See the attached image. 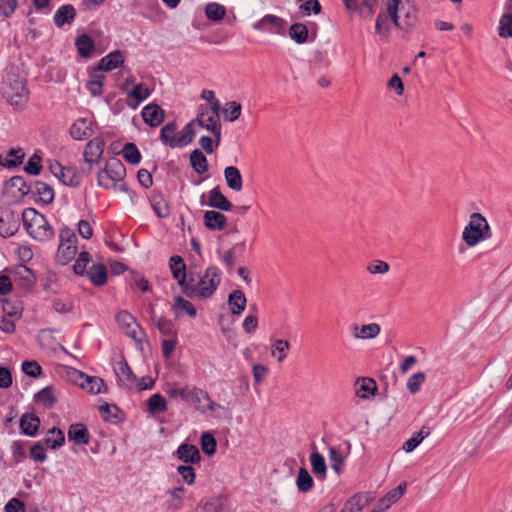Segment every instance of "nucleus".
Instances as JSON below:
<instances>
[{
    "label": "nucleus",
    "mask_w": 512,
    "mask_h": 512,
    "mask_svg": "<svg viewBox=\"0 0 512 512\" xmlns=\"http://www.w3.org/2000/svg\"><path fill=\"white\" fill-rule=\"evenodd\" d=\"M3 97L16 108H22L28 101L26 81L15 74H8L3 82Z\"/></svg>",
    "instance_id": "7ed1b4c3"
},
{
    "label": "nucleus",
    "mask_w": 512,
    "mask_h": 512,
    "mask_svg": "<svg viewBox=\"0 0 512 512\" xmlns=\"http://www.w3.org/2000/svg\"><path fill=\"white\" fill-rule=\"evenodd\" d=\"M80 377L84 378V381L80 384V386L87 392L97 395L107 391V386L103 379L96 376H88L82 372L80 373Z\"/></svg>",
    "instance_id": "4be33fe9"
},
{
    "label": "nucleus",
    "mask_w": 512,
    "mask_h": 512,
    "mask_svg": "<svg viewBox=\"0 0 512 512\" xmlns=\"http://www.w3.org/2000/svg\"><path fill=\"white\" fill-rule=\"evenodd\" d=\"M423 372L414 373L407 381L406 387L410 393L415 394L419 391L421 384L425 381Z\"/></svg>",
    "instance_id": "0e129e2a"
},
{
    "label": "nucleus",
    "mask_w": 512,
    "mask_h": 512,
    "mask_svg": "<svg viewBox=\"0 0 512 512\" xmlns=\"http://www.w3.org/2000/svg\"><path fill=\"white\" fill-rule=\"evenodd\" d=\"M228 502L226 497L218 496L205 500L195 512H227Z\"/></svg>",
    "instance_id": "a211bd4d"
},
{
    "label": "nucleus",
    "mask_w": 512,
    "mask_h": 512,
    "mask_svg": "<svg viewBox=\"0 0 512 512\" xmlns=\"http://www.w3.org/2000/svg\"><path fill=\"white\" fill-rule=\"evenodd\" d=\"M48 433L52 436H48L44 441L51 449H57L65 443V436L61 429L53 427Z\"/></svg>",
    "instance_id": "3c124183"
},
{
    "label": "nucleus",
    "mask_w": 512,
    "mask_h": 512,
    "mask_svg": "<svg viewBox=\"0 0 512 512\" xmlns=\"http://www.w3.org/2000/svg\"><path fill=\"white\" fill-rule=\"evenodd\" d=\"M150 91L143 84H137L128 93V105L132 108H137L141 102L147 99Z\"/></svg>",
    "instance_id": "f704fd0d"
},
{
    "label": "nucleus",
    "mask_w": 512,
    "mask_h": 512,
    "mask_svg": "<svg viewBox=\"0 0 512 512\" xmlns=\"http://www.w3.org/2000/svg\"><path fill=\"white\" fill-rule=\"evenodd\" d=\"M77 52L81 57L89 58L95 50L94 40L88 34H81L75 39Z\"/></svg>",
    "instance_id": "cd10ccee"
},
{
    "label": "nucleus",
    "mask_w": 512,
    "mask_h": 512,
    "mask_svg": "<svg viewBox=\"0 0 512 512\" xmlns=\"http://www.w3.org/2000/svg\"><path fill=\"white\" fill-rule=\"evenodd\" d=\"M225 8L223 5L212 2L206 5L205 15L212 21H220L225 16Z\"/></svg>",
    "instance_id": "4d7b16f0"
},
{
    "label": "nucleus",
    "mask_w": 512,
    "mask_h": 512,
    "mask_svg": "<svg viewBox=\"0 0 512 512\" xmlns=\"http://www.w3.org/2000/svg\"><path fill=\"white\" fill-rule=\"evenodd\" d=\"M151 206L158 217L166 218L169 215V206L161 193H153L150 199Z\"/></svg>",
    "instance_id": "ea45409f"
},
{
    "label": "nucleus",
    "mask_w": 512,
    "mask_h": 512,
    "mask_svg": "<svg viewBox=\"0 0 512 512\" xmlns=\"http://www.w3.org/2000/svg\"><path fill=\"white\" fill-rule=\"evenodd\" d=\"M224 177L227 183V186L234 190L240 191L243 187L242 175L239 169L235 166H228L224 169Z\"/></svg>",
    "instance_id": "c85d7f7f"
},
{
    "label": "nucleus",
    "mask_w": 512,
    "mask_h": 512,
    "mask_svg": "<svg viewBox=\"0 0 512 512\" xmlns=\"http://www.w3.org/2000/svg\"><path fill=\"white\" fill-rule=\"evenodd\" d=\"M244 247H245V242H241V243L236 244L233 248L228 249L224 253V255L222 257V262L225 265L228 273H231L233 268H234V265H235V251H236V249H239L240 251H243Z\"/></svg>",
    "instance_id": "13d9d810"
},
{
    "label": "nucleus",
    "mask_w": 512,
    "mask_h": 512,
    "mask_svg": "<svg viewBox=\"0 0 512 512\" xmlns=\"http://www.w3.org/2000/svg\"><path fill=\"white\" fill-rule=\"evenodd\" d=\"M75 18H76L75 8L70 4H66V5L60 6L56 10L53 20H54V24L57 27L61 28L66 24L70 25L75 20Z\"/></svg>",
    "instance_id": "412c9836"
},
{
    "label": "nucleus",
    "mask_w": 512,
    "mask_h": 512,
    "mask_svg": "<svg viewBox=\"0 0 512 512\" xmlns=\"http://www.w3.org/2000/svg\"><path fill=\"white\" fill-rule=\"evenodd\" d=\"M58 180L66 186L78 187L82 182V177L76 168L64 167L59 173Z\"/></svg>",
    "instance_id": "7c9ffc66"
},
{
    "label": "nucleus",
    "mask_w": 512,
    "mask_h": 512,
    "mask_svg": "<svg viewBox=\"0 0 512 512\" xmlns=\"http://www.w3.org/2000/svg\"><path fill=\"white\" fill-rule=\"evenodd\" d=\"M271 355L277 357L278 362H283L287 357V351L290 349V342L288 340L276 339L272 344Z\"/></svg>",
    "instance_id": "49530a36"
},
{
    "label": "nucleus",
    "mask_w": 512,
    "mask_h": 512,
    "mask_svg": "<svg viewBox=\"0 0 512 512\" xmlns=\"http://www.w3.org/2000/svg\"><path fill=\"white\" fill-rule=\"evenodd\" d=\"M172 309L177 315L181 312L187 313L192 318L196 317L197 315L196 308L193 306V304L181 296L175 297Z\"/></svg>",
    "instance_id": "a19ab883"
},
{
    "label": "nucleus",
    "mask_w": 512,
    "mask_h": 512,
    "mask_svg": "<svg viewBox=\"0 0 512 512\" xmlns=\"http://www.w3.org/2000/svg\"><path fill=\"white\" fill-rule=\"evenodd\" d=\"M373 499L374 496L370 492L355 494L345 503V509L348 510V512H361Z\"/></svg>",
    "instance_id": "a878e982"
},
{
    "label": "nucleus",
    "mask_w": 512,
    "mask_h": 512,
    "mask_svg": "<svg viewBox=\"0 0 512 512\" xmlns=\"http://www.w3.org/2000/svg\"><path fill=\"white\" fill-rule=\"evenodd\" d=\"M22 371L26 375L36 378L41 374L42 368L36 361H24L22 363Z\"/></svg>",
    "instance_id": "774afa93"
},
{
    "label": "nucleus",
    "mask_w": 512,
    "mask_h": 512,
    "mask_svg": "<svg viewBox=\"0 0 512 512\" xmlns=\"http://www.w3.org/2000/svg\"><path fill=\"white\" fill-rule=\"evenodd\" d=\"M23 225L27 233L37 241H48L54 237V229L44 215L34 208H26L22 213Z\"/></svg>",
    "instance_id": "f03ea898"
},
{
    "label": "nucleus",
    "mask_w": 512,
    "mask_h": 512,
    "mask_svg": "<svg viewBox=\"0 0 512 512\" xmlns=\"http://www.w3.org/2000/svg\"><path fill=\"white\" fill-rule=\"evenodd\" d=\"M126 176L124 164L116 158L110 159L97 173V184L104 189H116Z\"/></svg>",
    "instance_id": "39448f33"
},
{
    "label": "nucleus",
    "mask_w": 512,
    "mask_h": 512,
    "mask_svg": "<svg viewBox=\"0 0 512 512\" xmlns=\"http://www.w3.org/2000/svg\"><path fill=\"white\" fill-rule=\"evenodd\" d=\"M201 98L206 100V104H201L197 110L196 121L200 128H220V110L221 103L215 97L212 90L204 89ZM195 120L185 124L183 128H194Z\"/></svg>",
    "instance_id": "f257e3e1"
},
{
    "label": "nucleus",
    "mask_w": 512,
    "mask_h": 512,
    "mask_svg": "<svg viewBox=\"0 0 512 512\" xmlns=\"http://www.w3.org/2000/svg\"><path fill=\"white\" fill-rule=\"evenodd\" d=\"M141 114L144 122L151 128H156L164 120V111L157 104H149L145 106Z\"/></svg>",
    "instance_id": "ddd939ff"
},
{
    "label": "nucleus",
    "mask_w": 512,
    "mask_h": 512,
    "mask_svg": "<svg viewBox=\"0 0 512 512\" xmlns=\"http://www.w3.org/2000/svg\"><path fill=\"white\" fill-rule=\"evenodd\" d=\"M19 229V217L14 211H6L0 215V236L8 238Z\"/></svg>",
    "instance_id": "9b49d317"
},
{
    "label": "nucleus",
    "mask_w": 512,
    "mask_h": 512,
    "mask_svg": "<svg viewBox=\"0 0 512 512\" xmlns=\"http://www.w3.org/2000/svg\"><path fill=\"white\" fill-rule=\"evenodd\" d=\"M30 457L35 462H44L47 459L46 450L42 442H36L30 449Z\"/></svg>",
    "instance_id": "338daca9"
},
{
    "label": "nucleus",
    "mask_w": 512,
    "mask_h": 512,
    "mask_svg": "<svg viewBox=\"0 0 512 512\" xmlns=\"http://www.w3.org/2000/svg\"><path fill=\"white\" fill-rule=\"evenodd\" d=\"M99 412L101 417L107 422L117 423L120 421L118 416L120 409L114 404L110 405L105 403L104 405H101L99 407Z\"/></svg>",
    "instance_id": "8fccbe9b"
},
{
    "label": "nucleus",
    "mask_w": 512,
    "mask_h": 512,
    "mask_svg": "<svg viewBox=\"0 0 512 512\" xmlns=\"http://www.w3.org/2000/svg\"><path fill=\"white\" fill-rule=\"evenodd\" d=\"M92 261L91 255L87 251H82L79 253L78 258L76 259L73 265V271L75 274L84 276L87 271L88 264Z\"/></svg>",
    "instance_id": "5fc2aeb1"
},
{
    "label": "nucleus",
    "mask_w": 512,
    "mask_h": 512,
    "mask_svg": "<svg viewBox=\"0 0 512 512\" xmlns=\"http://www.w3.org/2000/svg\"><path fill=\"white\" fill-rule=\"evenodd\" d=\"M102 70H97V66L89 68V80L87 82V89L92 96H100L103 93V81L105 76L100 74Z\"/></svg>",
    "instance_id": "b1692460"
},
{
    "label": "nucleus",
    "mask_w": 512,
    "mask_h": 512,
    "mask_svg": "<svg viewBox=\"0 0 512 512\" xmlns=\"http://www.w3.org/2000/svg\"><path fill=\"white\" fill-rule=\"evenodd\" d=\"M314 481L308 470L305 467H301L298 471L296 485L299 491L306 493L313 487Z\"/></svg>",
    "instance_id": "79ce46f5"
},
{
    "label": "nucleus",
    "mask_w": 512,
    "mask_h": 512,
    "mask_svg": "<svg viewBox=\"0 0 512 512\" xmlns=\"http://www.w3.org/2000/svg\"><path fill=\"white\" fill-rule=\"evenodd\" d=\"M67 436L69 441L74 442L76 445H87L90 441L89 430L82 423L71 424Z\"/></svg>",
    "instance_id": "2eb2a0df"
},
{
    "label": "nucleus",
    "mask_w": 512,
    "mask_h": 512,
    "mask_svg": "<svg viewBox=\"0 0 512 512\" xmlns=\"http://www.w3.org/2000/svg\"><path fill=\"white\" fill-rule=\"evenodd\" d=\"M221 283V271L217 266H208L203 275L198 277V298H210Z\"/></svg>",
    "instance_id": "0eeeda50"
},
{
    "label": "nucleus",
    "mask_w": 512,
    "mask_h": 512,
    "mask_svg": "<svg viewBox=\"0 0 512 512\" xmlns=\"http://www.w3.org/2000/svg\"><path fill=\"white\" fill-rule=\"evenodd\" d=\"M31 192L38 195L39 200L43 204H50L54 200V190L52 186L46 184L45 182L35 181Z\"/></svg>",
    "instance_id": "2f4dec72"
},
{
    "label": "nucleus",
    "mask_w": 512,
    "mask_h": 512,
    "mask_svg": "<svg viewBox=\"0 0 512 512\" xmlns=\"http://www.w3.org/2000/svg\"><path fill=\"white\" fill-rule=\"evenodd\" d=\"M196 130H160V140L170 148H182L190 144Z\"/></svg>",
    "instance_id": "6e6552de"
},
{
    "label": "nucleus",
    "mask_w": 512,
    "mask_h": 512,
    "mask_svg": "<svg viewBox=\"0 0 512 512\" xmlns=\"http://www.w3.org/2000/svg\"><path fill=\"white\" fill-rule=\"evenodd\" d=\"M201 447L205 454L213 455L216 451V440L215 438L208 432L203 433L200 438Z\"/></svg>",
    "instance_id": "680f3d73"
},
{
    "label": "nucleus",
    "mask_w": 512,
    "mask_h": 512,
    "mask_svg": "<svg viewBox=\"0 0 512 512\" xmlns=\"http://www.w3.org/2000/svg\"><path fill=\"white\" fill-rule=\"evenodd\" d=\"M7 156L8 159H6V162L2 163L0 161V164L7 168H15L22 164L25 153L22 148H12L8 151Z\"/></svg>",
    "instance_id": "09e8293b"
},
{
    "label": "nucleus",
    "mask_w": 512,
    "mask_h": 512,
    "mask_svg": "<svg viewBox=\"0 0 512 512\" xmlns=\"http://www.w3.org/2000/svg\"><path fill=\"white\" fill-rule=\"evenodd\" d=\"M177 458L184 463L195 464L201 460V454L197 446L188 443H182L176 450Z\"/></svg>",
    "instance_id": "4468645a"
},
{
    "label": "nucleus",
    "mask_w": 512,
    "mask_h": 512,
    "mask_svg": "<svg viewBox=\"0 0 512 512\" xmlns=\"http://www.w3.org/2000/svg\"><path fill=\"white\" fill-rule=\"evenodd\" d=\"M113 369L119 382L129 388L133 386L136 380V376L134 375L132 369L124 357H122L120 361L114 364Z\"/></svg>",
    "instance_id": "f8f14e48"
},
{
    "label": "nucleus",
    "mask_w": 512,
    "mask_h": 512,
    "mask_svg": "<svg viewBox=\"0 0 512 512\" xmlns=\"http://www.w3.org/2000/svg\"><path fill=\"white\" fill-rule=\"evenodd\" d=\"M198 277L192 273L188 277L185 275L184 283L179 285L183 294L189 298L198 297Z\"/></svg>",
    "instance_id": "37998d69"
},
{
    "label": "nucleus",
    "mask_w": 512,
    "mask_h": 512,
    "mask_svg": "<svg viewBox=\"0 0 512 512\" xmlns=\"http://www.w3.org/2000/svg\"><path fill=\"white\" fill-rule=\"evenodd\" d=\"M381 332V327L377 323H370L366 325H362L360 327V337L361 339H374Z\"/></svg>",
    "instance_id": "e2e57ef3"
},
{
    "label": "nucleus",
    "mask_w": 512,
    "mask_h": 512,
    "mask_svg": "<svg viewBox=\"0 0 512 512\" xmlns=\"http://www.w3.org/2000/svg\"><path fill=\"white\" fill-rule=\"evenodd\" d=\"M41 169H42L41 157L38 154L34 153L28 159V161L24 167V171L29 175L36 176V175L40 174Z\"/></svg>",
    "instance_id": "052dcab7"
},
{
    "label": "nucleus",
    "mask_w": 512,
    "mask_h": 512,
    "mask_svg": "<svg viewBox=\"0 0 512 512\" xmlns=\"http://www.w3.org/2000/svg\"><path fill=\"white\" fill-rule=\"evenodd\" d=\"M242 115V106L237 101H228L223 106L221 105L220 110V121L224 123H232L238 120Z\"/></svg>",
    "instance_id": "f3484780"
},
{
    "label": "nucleus",
    "mask_w": 512,
    "mask_h": 512,
    "mask_svg": "<svg viewBox=\"0 0 512 512\" xmlns=\"http://www.w3.org/2000/svg\"><path fill=\"white\" fill-rule=\"evenodd\" d=\"M204 225L212 231H221L225 228L227 218L224 214L215 210H208L203 216Z\"/></svg>",
    "instance_id": "6ab92c4d"
},
{
    "label": "nucleus",
    "mask_w": 512,
    "mask_h": 512,
    "mask_svg": "<svg viewBox=\"0 0 512 512\" xmlns=\"http://www.w3.org/2000/svg\"><path fill=\"white\" fill-rule=\"evenodd\" d=\"M377 391V384L374 379L369 377L358 378L355 383L356 395L361 399H367L373 396Z\"/></svg>",
    "instance_id": "5701e85b"
},
{
    "label": "nucleus",
    "mask_w": 512,
    "mask_h": 512,
    "mask_svg": "<svg viewBox=\"0 0 512 512\" xmlns=\"http://www.w3.org/2000/svg\"><path fill=\"white\" fill-rule=\"evenodd\" d=\"M177 472L188 485L194 483L196 474L195 469L191 466V464L178 466Z\"/></svg>",
    "instance_id": "69168bd1"
},
{
    "label": "nucleus",
    "mask_w": 512,
    "mask_h": 512,
    "mask_svg": "<svg viewBox=\"0 0 512 512\" xmlns=\"http://www.w3.org/2000/svg\"><path fill=\"white\" fill-rule=\"evenodd\" d=\"M148 411L152 414L164 413L167 410L165 398L159 394H153L147 401Z\"/></svg>",
    "instance_id": "a18cd8bd"
},
{
    "label": "nucleus",
    "mask_w": 512,
    "mask_h": 512,
    "mask_svg": "<svg viewBox=\"0 0 512 512\" xmlns=\"http://www.w3.org/2000/svg\"><path fill=\"white\" fill-rule=\"evenodd\" d=\"M151 321L157 327V329L159 330V332L162 335L168 336V337H175L176 332H175L174 325L171 320H168L164 317H158L152 311Z\"/></svg>",
    "instance_id": "c9c22d12"
},
{
    "label": "nucleus",
    "mask_w": 512,
    "mask_h": 512,
    "mask_svg": "<svg viewBox=\"0 0 512 512\" xmlns=\"http://www.w3.org/2000/svg\"><path fill=\"white\" fill-rule=\"evenodd\" d=\"M329 461L332 469L337 474H340L342 471V465L344 463V458L340 447L332 446L329 448Z\"/></svg>",
    "instance_id": "6e6d98bb"
},
{
    "label": "nucleus",
    "mask_w": 512,
    "mask_h": 512,
    "mask_svg": "<svg viewBox=\"0 0 512 512\" xmlns=\"http://www.w3.org/2000/svg\"><path fill=\"white\" fill-rule=\"evenodd\" d=\"M312 472L317 479L323 481L326 478L327 466L324 457L317 451L310 454Z\"/></svg>",
    "instance_id": "473e14b6"
},
{
    "label": "nucleus",
    "mask_w": 512,
    "mask_h": 512,
    "mask_svg": "<svg viewBox=\"0 0 512 512\" xmlns=\"http://www.w3.org/2000/svg\"><path fill=\"white\" fill-rule=\"evenodd\" d=\"M407 488L406 482H401L396 488L387 492V494L382 498L389 506L396 503L402 495L405 493Z\"/></svg>",
    "instance_id": "bf43d9fd"
},
{
    "label": "nucleus",
    "mask_w": 512,
    "mask_h": 512,
    "mask_svg": "<svg viewBox=\"0 0 512 512\" xmlns=\"http://www.w3.org/2000/svg\"><path fill=\"white\" fill-rule=\"evenodd\" d=\"M491 236V229L486 218L480 213H473L463 230V241L468 246L473 247L482 240L491 238Z\"/></svg>",
    "instance_id": "20e7f679"
},
{
    "label": "nucleus",
    "mask_w": 512,
    "mask_h": 512,
    "mask_svg": "<svg viewBox=\"0 0 512 512\" xmlns=\"http://www.w3.org/2000/svg\"><path fill=\"white\" fill-rule=\"evenodd\" d=\"M104 146L105 143L100 137L91 139L83 151L84 161L90 165L98 163L104 152Z\"/></svg>",
    "instance_id": "9d476101"
},
{
    "label": "nucleus",
    "mask_w": 512,
    "mask_h": 512,
    "mask_svg": "<svg viewBox=\"0 0 512 512\" xmlns=\"http://www.w3.org/2000/svg\"><path fill=\"white\" fill-rule=\"evenodd\" d=\"M500 38H512V13H503L497 28Z\"/></svg>",
    "instance_id": "c03bdc74"
},
{
    "label": "nucleus",
    "mask_w": 512,
    "mask_h": 512,
    "mask_svg": "<svg viewBox=\"0 0 512 512\" xmlns=\"http://www.w3.org/2000/svg\"><path fill=\"white\" fill-rule=\"evenodd\" d=\"M124 63V55L121 51L115 50L100 59L97 64V70L106 72L116 69Z\"/></svg>",
    "instance_id": "dca6fc26"
},
{
    "label": "nucleus",
    "mask_w": 512,
    "mask_h": 512,
    "mask_svg": "<svg viewBox=\"0 0 512 512\" xmlns=\"http://www.w3.org/2000/svg\"><path fill=\"white\" fill-rule=\"evenodd\" d=\"M34 398L37 402L43 404L45 408H52L57 402L55 391L52 386L44 387L35 394Z\"/></svg>",
    "instance_id": "e433bc0d"
},
{
    "label": "nucleus",
    "mask_w": 512,
    "mask_h": 512,
    "mask_svg": "<svg viewBox=\"0 0 512 512\" xmlns=\"http://www.w3.org/2000/svg\"><path fill=\"white\" fill-rule=\"evenodd\" d=\"M60 243L56 253V262L60 265L68 264L77 254L78 239L73 229L65 226L59 233Z\"/></svg>",
    "instance_id": "423d86ee"
},
{
    "label": "nucleus",
    "mask_w": 512,
    "mask_h": 512,
    "mask_svg": "<svg viewBox=\"0 0 512 512\" xmlns=\"http://www.w3.org/2000/svg\"><path fill=\"white\" fill-rule=\"evenodd\" d=\"M215 136V145L214 140L209 136H202L199 140V144L201 148L207 153L212 154L214 152V148L220 144L221 140V130H210Z\"/></svg>",
    "instance_id": "603ef678"
},
{
    "label": "nucleus",
    "mask_w": 512,
    "mask_h": 512,
    "mask_svg": "<svg viewBox=\"0 0 512 512\" xmlns=\"http://www.w3.org/2000/svg\"><path fill=\"white\" fill-rule=\"evenodd\" d=\"M289 36L297 44H303L309 41V31L305 24L294 23L289 28Z\"/></svg>",
    "instance_id": "4c0bfd02"
},
{
    "label": "nucleus",
    "mask_w": 512,
    "mask_h": 512,
    "mask_svg": "<svg viewBox=\"0 0 512 512\" xmlns=\"http://www.w3.org/2000/svg\"><path fill=\"white\" fill-rule=\"evenodd\" d=\"M19 425L23 434L34 437L37 434L40 419L33 413H26L20 418Z\"/></svg>",
    "instance_id": "393cba45"
},
{
    "label": "nucleus",
    "mask_w": 512,
    "mask_h": 512,
    "mask_svg": "<svg viewBox=\"0 0 512 512\" xmlns=\"http://www.w3.org/2000/svg\"><path fill=\"white\" fill-rule=\"evenodd\" d=\"M207 205L221 211H231L233 209L232 203L221 193L219 187H215L209 192Z\"/></svg>",
    "instance_id": "aec40b11"
},
{
    "label": "nucleus",
    "mask_w": 512,
    "mask_h": 512,
    "mask_svg": "<svg viewBox=\"0 0 512 512\" xmlns=\"http://www.w3.org/2000/svg\"><path fill=\"white\" fill-rule=\"evenodd\" d=\"M190 164L194 171L198 174H203L208 171V161L205 155L198 149H195L190 154Z\"/></svg>",
    "instance_id": "58836bf2"
},
{
    "label": "nucleus",
    "mask_w": 512,
    "mask_h": 512,
    "mask_svg": "<svg viewBox=\"0 0 512 512\" xmlns=\"http://www.w3.org/2000/svg\"><path fill=\"white\" fill-rule=\"evenodd\" d=\"M247 299L241 290H233L228 296V305L233 315H241L245 310Z\"/></svg>",
    "instance_id": "bb28decb"
},
{
    "label": "nucleus",
    "mask_w": 512,
    "mask_h": 512,
    "mask_svg": "<svg viewBox=\"0 0 512 512\" xmlns=\"http://www.w3.org/2000/svg\"><path fill=\"white\" fill-rule=\"evenodd\" d=\"M169 267L173 277L177 280L178 285H182L186 275V265L183 258L179 255L172 256L169 260Z\"/></svg>",
    "instance_id": "72a5a7b5"
},
{
    "label": "nucleus",
    "mask_w": 512,
    "mask_h": 512,
    "mask_svg": "<svg viewBox=\"0 0 512 512\" xmlns=\"http://www.w3.org/2000/svg\"><path fill=\"white\" fill-rule=\"evenodd\" d=\"M95 286H102L107 282V268L104 264L96 263L91 266L86 274Z\"/></svg>",
    "instance_id": "c756f323"
},
{
    "label": "nucleus",
    "mask_w": 512,
    "mask_h": 512,
    "mask_svg": "<svg viewBox=\"0 0 512 512\" xmlns=\"http://www.w3.org/2000/svg\"><path fill=\"white\" fill-rule=\"evenodd\" d=\"M285 24L286 22L282 18L276 15L267 14L259 21L255 22L252 27L259 31H269L270 33L281 34Z\"/></svg>",
    "instance_id": "1a4fd4ad"
},
{
    "label": "nucleus",
    "mask_w": 512,
    "mask_h": 512,
    "mask_svg": "<svg viewBox=\"0 0 512 512\" xmlns=\"http://www.w3.org/2000/svg\"><path fill=\"white\" fill-rule=\"evenodd\" d=\"M7 188H15L21 196L28 195L32 191V185L26 183L22 176L11 177L5 185Z\"/></svg>",
    "instance_id": "de8ad7c7"
},
{
    "label": "nucleus",
    "mask_w": 512,
    "mask_h": 512,
    "mask_svg": "<svg viewBox=\"0 0 512 512\" xmlns=\"http://www.w3.org/2000/svg\"><path fill=\"white\" fill-rule=\"evenodd\" d=\"M123 158L130 164H138L141 160V153L134 143H126L122 150Z\"/></svg>",
    "instance_id": "864d4df0"
}]
</instances>
